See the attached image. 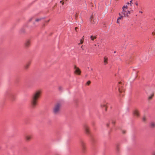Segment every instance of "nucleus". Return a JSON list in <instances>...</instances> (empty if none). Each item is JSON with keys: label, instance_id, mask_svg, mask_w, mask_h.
Listing matches in <instances>:
<instances>
[{"label": "nucleus", "instance_id": "8", "mask_svg": "<svg viewBox=\"0 0 155 155\" xmlns=\"http://www.w3.org/2000/svg\"><path fill=\"white\" fill-rule=\"evenodd\" d=\"M74 68L75 69L74 72L78 75H80L81 71L79 68H78L77 67L76 65H74Z\"/></svg>", "mask_w": 155, "mask_h": 155}, {"label": "nucleus", "instance_id": "35", "mask_svg": "<svg viewBox=\"0 0 155 155\" xmlns=\"http://www.w3.org/2000/svg\"><path fill=\"white\" fill-rule=\"evenodd\" d=\"M106 125H107V127H108V126H109V124H106Z\"/></svg>", "mask_w": 155, "mask_h": 155}, {"label": "nucleus", "instance_id": "21", "mask_svg": "<svg viewBox=\"0 0 155 155\" xmlns=\"http://www.w3.org/2000/svg\"><path fill=\"white\" fill-rule=\"evenodd\" d=\"M127 4V5H130L131 6L132 5V4H133L132 3V0H131L130 1V2H128Z\"/></svg>", "mask_w": 155, "mask_h": 155}, {"label": "nucleus", "instance_id": "19", "mask_svg": "<svg viewBox=\"0 0 155 155\" xmlns=\"http://www.w3.org/2000/svg\"><path fill=\"white\" fill-rule=\"evenodd\" d=\"M90 20L91 23L94 24L96 23L95 22H94V20H93V16H92L90 17Z\"/></svg>", "mask_w": 155, "mask_h": 155}, {"label": "nucleus", "instance_id": "34", "mask_svg": "<svg viewBox=\"0 0 155 155\" xmlns=\"http://www.w3.org/2000/svg\"><path fill=\"white\" fill-rule=\"evenodd\" d=\"M112 124H115V122L114 121H113L112 122Z\"/></svg>", "mask_w": 155, "mask_h": 155}, {"label": "nucleus", "instance_id": "20", "mask_svg": "<svg viewBox=\"0 0 155 155\" xmlns=\"http://www.w3.org/2000/svg\"><path fill=\"white\" fill-rule=\"evenodd\" d=\"M150 125L151 127H154L155 126V123L154 122H152L150 123Z\"/></svg>", "mask_w": 155, "mask_h": 155}, {"label": "nucleus", "instance_id": "15", "mask_svg": "<svg viewBox=\"0 0 155 155\" xmlns=\"http://www.w3.org/2000/svg\"><path fill=\"white\" fill-rule=\"evenodd\" d=\"M116 150L118 152L120 150V147L119 144H117L116 146Z\"/></svg>", "mask_w": 155, "mask_h": 155}, {"label": "nucleus", "instance_id": "30", "mask_svg": "<svg viewBox=\"0 0 155 155\" xmlns=\"http://www.w3.org/2000/svg\"><path fill=\"white\" fill-rule=\"evenodd\" d=\"M152 155H155V152H153L152 153Z\"/></svg>", "mask_w": 155, "mask_h": 155}, {"label": "nucleus", "instance_id": "13", "mask_svg": "<svg viewBox=\"0 0 155 155\" xmlns=\"http://www.w3.org/2000/svg\"><path fill=\"white\" fill-rule=\"evenodd\" d=\"M31 63L30 61H29L26 64L25 66V68L26 69H27L29 68L30 65Z\"/></svg>", "mask_w": 155, "mask_h": 155}, {"label": "nucleus", "instance_id": "11", "mask_svg": "<svg viewBox=\"0 0 155 155\" xmlns=\"http://www.w3.org/2000/svg\"><path fill=\"white\" fill-rule=\"evenodd\" d=\"M133 114L136 117H138L140 115L139 110L137 109H135L133 112Z\"/></svg>", "mask_w": 155, "mask_h": 155}, {"label": "nucleus", "instance_id": "16", "mask_svg": "<svg viewBox=\"0 0 155 155\" xmlns=\"http://www.w3.org/2000/svg\"><path fill=\"white\" fill-rule=\"evenodd\" d=\"M154 96V93L152 94L151 95H150L148 97V100H151L152 99L153 97Z\"/></svg>", "mask_w": 155, "mask_h": 155}, {"label": "nucleus", "instance_id": "6", "mask_svg": "<svg viewBox=\"0 0 155 155\" xmlns=\"http://www.w3.org/2000/svg\"><path fill=\"white\" fill-rule=\"evenodd\" d=\"M118 91L120 93H121L123 91H124V89H123V86L122 85L121 82H120L119 83L118 85Z\"/></svg>", "mask_w": 155, "mask_h": 155}, {"label": "nucleus", "instance_id": "26", "mask_svg": "<svg viewBox=\"0 0 155 155\" xmlns=\"http://www.w3.org/2000/svg\"><path fill=\"white\" fill-rule=\"evenodd\" d=\"M152 34L153 35H155V30L154 31L152 32Z\"/></svg>", "mask_w": 155, "mask_h": 155}, {"label": "nucleus", "instance_id": "24", "mask_svg": "<svg viewBox=\"0 0 155 155\" xmlns=\"http://www.w3.org/2000/svg\"><path fill=\"white\" fill-rule=\"evenodd\" d=\"M91 82L90 81H88L87 83V84L89 85L91 84Z\"/></svg>", "mask_w": 155, "mask_h": 155}, {"label": "nucleus", "instance_id": "5", "mask_svg": "<svg viewBox=\"0 0 155 155\" xmlns=\"http://www.w3.org/2000/svg\"><path fill=\"white\" fill-rule=\"evenodd\" d=\"M81 146L82 152L84 153L86 149V144L84 142L81 141Z\"/></svg>", "mask_w": 155, "mask_h": 155}, {"label": "nucleus", "instance_id": "36", "mask_svg": "<svg viewBox=\"0 0 155 155\" xmlns=\"http://www.w3.org/2000/svg\"><path fill=\"white\" fill-rule=\"evenodd\" d=\"M78 28L77 27H75V30L76 31H77V28Z\"/></svg>", "mask_w": 155, "mask_h": 155}, {"label": "nucleus", "instance_id": "37", "mask_svg": "<svg viewBox=\"0 0 155 155\" xmlns=\"http://www.w3.org/2000/svg\"><path fill=\"white\" fill-rule=\"evenodd\" d=\"M139 12H140V13H143L142 12V11H139Z\"/></svg>", "mask_w": 155, "mask_h": 155}, {"label": "nucleus", "instance_id": "38", "mask_svg": "<svg viewBox=\"0 0 155 155\" xmlns=\"http://www.w3.org/2000/svg\"><path fill=\"white\" fill-rule=\"evenodd\" d=\"M32 18H31L30 19L29 21H31L32 20Z\"/></svg>", "mask_w": 155, "mask_h": 155}, {"label": "nucleus", "instance_id": "10", "mask_svg": "<svg viewBox=\"0 0 155 155\" xmlns=\"http://www.w3.org/2000/svg\"><path fill=\"white\" fill-rule=\"evenodd\" d=\"M25 139L27 141H30L32 138V136L31 135H27L25 136Z\"/></svg>", "mask_w": 155, "mask_h": 155}, {"label": "nucleus", "instance_id": "31", "mask_svg": "<svg viewBox=\"0 0 155 155\" xmlns=\"http://www.w3.org/2000/svg\"><path fill=\"white\" fill-rule=\"evenodd\" d=\"M11 99L12 100V101H13L14 100V98H13V97H11Z\"/></svg>", "mask_w": 155, "mask_h": 155}, {"label": "nucleus", "instance_id": "4", "mask_svg": "<svg viewBox=\"0 0 155 155\" xmlns=\"http://www.w3.org/2000/svg\"><path fill=\"white\" fill-rule=\"evenodd\" d=\"M83 128L86 134L87 135L89 134L90 131L89 127L88 125L86 124H85L83 125Z\"/></svg>", "mask_w": 155, "mask_h": 155}, {"label": "nucleus", "instance_id": "25", "mask_svg": "<svg viewBox=\"0 0 155 155\" xmlns=\"http://www.w3.org/2000/svg\"><path fill=\"white\" fill-rule=\"evenodd\" d=\"M83 41H83V40L81 39V41H80V43H79V44H82L83 43Z\"/></svg>", "mask_w": 155, "mask_h": 155}, {"label": "nucleus", "instance_id": "40", "mask_svg": "<svg viewBox=\"0 0 155 155\" xmlns=\"http://www.w3.org/2000/svg\"><path fill=\"white\" fill-rule=\"evenodd\" d=\"M45 24H43V26H45Z\"/></svg>", "mask_w": 155, "mask_h": 155}, {"label": "nucleus", "instance_id": "1", "mask_svg": "<svg viewBox=\"0 0 155 155\" xmlns=\"http://www.w3.org/2000/svg\"><path fill=\"white\" fill-rule=\"evenodd\" d=\"M42 94V91L41 90L35 91L32 94L31 100V107L33 108H35L37 105L38 102Z\"/></svg>", "mask_w": 155, "mask_h": 155}, {"label": "nucleus", "instance_id": "3", "mask_svg": "<svg viewBox=\"0 0 155 155\" xmlns=\"http://www.w3.org/2000/svg\"><path fill=\"white\" fill-rule=\"evenodd\" d=\"M61 104L60 103H57L54 106L53 108V112L54 114H57L59 113L60 111Z\"/></svg>", "mask_w": 155, "mask_h": 155}, {"label": "nucleus", "instance_id": "33", "mask_svg": "<svg viewBox=\"0 0 155 155\" xmlns=\"http://www.w3.org/2000/svg\"><path fill=\"white\" fill-rule=\"evenodd\" d=\"M135 5L137 6L138 5V3H137V2L135 3Z\"/></svg>", "mask_w": 155, "mask_h": 155}, {"label": "nucleus", "instance_id": "43", "mask_svg": "<svg viewBox=\"0 0 155 155\" xmlns=\"http://www.w3.org/2000/svg\"><path fill=\"white\" fill-rule=\"evenodd\" d=\"M55 155H58V154H56Z\"/></svg>", "mask_w": 155, "mask_h": 155}, {"label": "nucleus", "instance_id": "17", "mask_svg": "<svg viewBox=\"0 0 155 155\" xmlns=\"http://www.w3.org/2000/svg\"><path fill=\"white\" fill-rule=\"evenodd\" d=\"M43 19H44L43 18H36L35 19V21L36 22H38Z\"/></svg>", "mask_w": 155, "mask_h": 155}, {"label": "nucleus", "instance_id": "32", "mask_svg": "<svg viewBox=\"0 0 155 155\" xmlns=\"http://www.w3.org/2000/svg\"><path fill=\"white\" fill-rule=\"evenodd\" d=\"M49 21V20H48V21H45V23H47Z\"/></svg>", "mask_w": 155, "mask_h": 155}, {"label": "nucleus", "instance_id": "7", "mask_svg": "<svg viewBox=\"0 0 155 155\" xmlns=\"http://www.w3.org/2000/svg\"><path fill=\"white\" fill-rule=\"evenodd\" d=\"M31 43V41L30 39L26 40L25 43V46L26 48H28L30 46Z\"/></svg>", "mask_w": 155, "mask_h": 155}, {"label": "nucleus", "instance_id": "39", "mask_svg": "<svg viewBox=\"0 0 155 155\" xmlns=\"http://www.w3.org/2000/svg\"><path fill=\"white\" fill-rule=\"evenodd\" d=\"M84 36H83V38H82V39H81L83 40H84Z\"/></svg>", "mask_w": 155, "mask_h": 155}, {"label": "nucleus", "instance_id": "27", "mask_svg": "<svg viewBox=\"0 0 155 155\" xmlns=\"http://www.w3.org/2000/svg\"><path fill=\"white\" fill-rule=\"evenodd\" d=\"M60 2L61 3V4L62 5H63L64 4V2H63V1H61Z\"/></svg>", "mask_w": 155, "mask_h": 155}, {"label": "nucleus", "instance_id": "22", "mask_svg": "<svg viewBox=\"0 0 155 155\" xmlns=\"http://www.w3.org/2000/svg\"><path fill=\"white\" fill-rule=\"evenodd\" d=\"M147 120V118L145 116H144L143 118V121H145Z\"/></svg>", "mask_w": 155, "mask_h": 155}, {"label": "nucleus", "instance_id": "41", "mask_svg": "<svg viewBox=\"0 0 155 155\" xmlns=\"http://www.w3.org/2000/svg\"><path fill=\"white\" fill-rule=\"evenodd\" d=\"M116 51H114V53H116Z\"/></svg>", "mask_w": 155, "mask_h": 155}, {"label": "nucleus", "instance_id": "12", "mask_svg": "<svg viewBox=\"0 0 155 155\" xmlns=\"http://www.w3.org/2000/svg\"><path fill=\"white\" fill-rule=\"evenodd\" d=\"M101 107L102 108H104L105 110L106 111L107 110V104L106 103H103L101 104Z\"/></svg>", "mask_w": 155, "mask_h": 155}, {"label": "nucleus", "instance_id": "2", "mask_svg": "<svg viewBox=\"0 0 155 155\" xmlns=\"http://www.w3.org/2000/svg\"><path fill=\"white\" fill-rule=\"evenodd\" d=\"M128 6L127 5H124L122 8V11L121 13L124 15V17H128V14H130V12L127 10Z\"/></svg>", "mask_w": 155, "mask_h": 155}, {"label": "nucleus", "instance_id": "9", "mask_svg": "<svg viewBox=\"0 0 155 155\" xmlns=\"http://www.w3.org/2000/svg\"><path fill=\"white\" fill-rule=\"evenodd\" d=\"M119 15L120 16L118 18L117 20V22L118 24H119L120 23V20H122L124 16H123L122 15H121V13H119Z\"/></svg>", "mask_w": 155, "mask_h": 155}, {"label": "nucleus", "instance_id": "29", "mask_svg": "<svg viewBox=\"0 0 155 155\" xmlns=\"http://www.w3.org/2000/svg\"><path fill=\"white\" fill-rule=\"evenodd\" d=\"M125 133H126V131L124 130L122 131V133H123V134H124Z\"/></svg>", "mask_w": 155, "mask_h": 155}, {"label": "nucleus", "instance_id": "14", "mask_svg": "<svg viewBox=\"0 0 155 155\" xmlns=\"http://www.w3.org/2000/svg\"><path fill=\"white\" fill-rule=\"evenodd\" d=\"M107 60H108V58L105 56L104 58V64L106 65L107 64Z\"/></svg>", "mask_w": 155, "mask_h": 155}, {"label": "nucleus", "instance_id": "42", "mask_svg": "<svg viewBox=\"0 0 155 155\" xmlns=\"http://www.w3.org/2000/svg\"><path fill=\"white\" fill-rule=\"evenodd\" d=\"M91 71H92V70H93V69H92V68H91Z\"/></svg>", "mask_w": 155, "mask_h": 155}, {"label": "nucleus", "instance_id": "28", "mask_svg": "<svg viewBox=\"0 0 155 155\" xmlns=\"http://www.w3.org/2000/svg\"><path fill=\"white\" fill-rule=\"evenodd\" d=\"M58 89H59L60 90H61L62 89V87H58Z\"/></svg>", "mask_w": 155, "mask_h": 155}, {"label": "nucleus", "instance_id": "23", "mask_svg": "<svg viewBox=\"0 0 155 155\" xmlns=\"http://www.w3.org/2000/svg\"><path fill=\"white\" fill-rule=\"evenodd\" d=\"M78 16V14L77 13H76L75 15V18L76 19H77Z\"/></svg>", "mask_w": 155, "mask_h": 155}, {"label": "nucleus", "instance_id": "18", "mask_svg": "<svg viewBox=\"0 0 155 155\" xmlns=\"http://www.w3.org/2000/svg\"><path fill=\"white\" fill-rule=\"evenodd\" d=\"M90 38H91V40L92 41H93V40H94V39H95L97 38V36L95 35L94 36L93 35H91V36Z\"/></svg>", "mask_w": 155, "mask_h": 155}]
</instances>
